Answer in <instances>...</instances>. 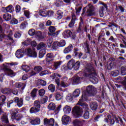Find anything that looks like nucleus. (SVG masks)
Returning a JSON list of instances; mask_svg holds the SVG:
<instances>
[{
  "instance_id": "obj_1",
  "label": "nucleus",
  "mask_w": 126,
  "mask_h": 126,
  "mask_svg": "<svg viewBox=\"0 0 126 126\" xmlns=\"http://www.w3.org/2000/svg\"><path fill=\"white\" fill-rule=\"evenodd\" d=\"M84 101H87V95L86 94H83L81 98L79 100L77 104L79 106H75L73 109L72 113L74 118L78 119L82 116L83 111H88L89 107L88 104Z\"/></svg>"
},
{
  "instance_id": "obj_2",
  "label": "nucleus",
  "mask_w": 126,
  "mask_h": 126,
  "mask_svg": "<svg viewBox=\"0 0 126 126\" xmlns=\"http://www.w3.org/2000/svg\"><path fill=\"white\" fill-rule=\"evenodd\" d=\"M85 72H88V73H83V75L86 77H89L90 76V81L91 82L94 84H97L99 82V80L96 77V76H97V73H96V71H95V68L93 67V65L91 63L87 64L85 66Z\"/></svg>"
},
{
  "instance_id": "obj_3",
  "label": "nucleus",
  "mask_w": 126,
  "mask_h": 126,
  "mask_svg": "<svg viewBox=\"0 0 126 126\" xmlns=\"http://www.w3.org/2000/svg\"><path fill=\"white\" fill-rule=\"evenodd\" d=\"M94 11H95V7H94L92 4H89L83 9L82 16V17H84L85 15L92 16V15H94Z\"/></svg>"
},
{
  "instance_id": "obj_4",
  "label": "nucleus",
  "mask_w": 126,
  "mask_h": 126,
  "mask_svg": "<svg viewBox=\"0 0 126 126\" xmlns=\"http://www.w3.org/2000/svg\"><path fill=\"white\" fill-rule=\"evenodd\" d=\"M35 48H24V55L29 58H37V52L35 50Z\"/></svg>"
},
{
  "instance_id": "obj_5",
  "label": "nucleus",
  "mask_w": 126,
  "mask_h": 126,
  "mask_svg": "<svg viewBox=\"0 0 126 126\" xmlns=\"http://www.w3.org/2000/svg\"><path fill=\"white\" fill-rule=\"evenodd\" d=\"M2 70L4 71L5 75L7 76H9L10 77H14L15 73L13 72V70L9 68V63H4L3 64V67Z\"/></svg>"
},
{
  "instance_id": "obj_6",
  "label": "nucleus",
  "mask_w": 126,
  "mask_h": 126,
  "mask_svg": "<svg viewBox=\"0 0 126 126\" xmlns=\"http://www.w3.org/2000/svg\"><path fill=\"white\" fill-rule=\"evenodd\" d=\"M63 35L65 39H67V38H69V37H70L71 39L74 40V39L76 38V34L75 33H72V32H71L69 30H67L64 31L63 33Z\"/></svg>"
},
{
  "instance_id": "obj_7",
  "label": "nucleus",
  "mask_w": 126,
  "mask_h": 126,
  "mask_svg": "<svg viewBox=\"0 0 126 126\" xmlns=\"http://www.w3.org/2000/svg\"><path fill=\"white\" fill-rule=\"evenodd\" d=\"M44 125L46 126H55V119L54 118H51L50 119L45 118L44 119Z\"/></svg>"
},
{
  "instance_id": "obj_8",
  "label": "nucleus",
  "mask_w": 126,
  "mask_h": 126,
  "mask_svg": "<svg viewBox=\"0 0 126 126\" xmlns=\"http://www.w3.org/2000/svg\"><path fill=\"white\" fill-rule=\"evenodd\" d=\"M86 91L90 96H93L95 94V89L92 85H89L86 87Z\"/></svg>"
},
{
  "instance_id": "obj_9",
  "label": "nucleus",
  "mask_w": 126,
  "mask_h": 126,
  "mask_svg": "<svg viewBox=\"0 0 126 126\" xmlns=\"http://www.w3.org/2000/svg\"><path fill=\"white\" fill-rule=\"evenodd\" d=\"M72 85H77L79 83H81V79H83L82 77L74 76L72 78Z\"/></svg>"
},
{
  "instance_id": "obj_10",
  "label": "nucleus",
  "mask_w": 126,
  "mask_h": 126,
  "mask_svg": "<svg viewBox=\"0 0 126 126\" xmlns=\"http://www.w3.org/2000/svg\"><path fill=\"white\" fill-rule=\"evenodd\" d=\"M14 103H17V105L19 108H21L23 105V98L15 97L14 98Z\"/></svg>"
},
{
  "instance_id": "obj_11",
  "label": "nucleus",
  "mask_w": 126,
  "mask_h": 126,
  "mask_svg": "<svg viewBox=\"0 0 126 126\" xmlns=\"http://www.w3.org/2000/svg\"><path fill=\"white\" fill-rule=\"evenodd\" d=\"M23 54L24 55V48H22L21 49L17 50L15 55L17 59H21V58H23Z\"/></svg>"
},
{
  "instance_id": "obj_12",
  "label": "nucleus",
  "mask_w": 126,
  "mask_h": 126,
  "mask_svg": "<svg viewBox=\"0 0 126 126\" xmlns=\"http://www.w3.org/2000/svg\"><path fill=\"white\" fill-rule=\"evenodd\" d=\"M65 46V41L61 40L60 42L56 41L53 43V48H58V47H64Z\"/></svg>"
},
{
  "instance_id": "obj_13",
  "label": "nucleus",
  "mask_w": 126,
  "mask_h": 126,
  "mask_svg": "<svg viewBox=\"0 0 126 126\" xmlns=\"http://www.w3.org/2000/svg\"><path fill=\"white\" fill-rule=\"evenodd\" d=\"M0 120L2 124H9L8 116H7V114H6V113L2 114V116L0 117Z\"/></svg>"
},
{
  "instance_id": "obj_14",
  "label": "nucleus",
  "mask_w": 126,
  "mask_h": 126,
  "mask_svg": "<svg viewBox=\"0 0 126 126\" xmlns=\"http://www.w3.org/2000/svg\"><path fill=\"white\" fill-rule=\"evenodd\" d=\"M46 61L48 63H52V62L54 61V54L50 53H47Z\"/></svg>"
},
{
  "instance_id": "obj_15",
  "label": "nucleus",
  "mask_w": 126,
  "mask_h": 126,
  "mask_svg": "<svg viewBox=\"0 0 126 126\" xmlns=\"http://www.w3.org/2000/svg\"><path fill=\"white\" fill-rule=\"evenodd\" d=\"M35 37L38 40H43L45 38V35H44V32H42L41 31H37L35 32Z\"/></svg>"
},
{
  "instance_id": "obj_16",
  "label": "nucleus",
  "mask_w": 126,
  "mask_h": 126,
  "mask_svg": "<svg viewBox=\"0 0 126 126\" xmlns=\"http://www.w3.org/2000/svg\"><path fill=\"white\" fill-rule=\"evenodd\" d=\"M70 117L69 116H63L62 117V122L64 126H66L67 125H68V123H69V121H70Z\"/></svg>"
},
{
  "instance_id": "obj_17",
  "label": "nucleus",
  "mask_w": 126,
  "mask_h": 126,
  "mask_svg": "<svg viewBox=\"0 0 126 126\" xmlns=\"http://www.w3.org/2000/svg\"><path fill=\"white\" fill-rule=\"evenodd\" d=\"M75 20H76V16H75V14L72 13V19L68 25V27L70 28H72V27L74 26V24H75Z\"/></svg>"
},
{
  "instance_id": "obj_18",
  "label": "nucleus",
  "mask_w": 126,
  "mask_h": 126,
  "mask_svg": "<svg viewBox=\"0 0 126 126\" xmlns=\"http://www.w3.org/2000/svg\"><path fill=\"white\" fill-rule=\"evenodd\" d=\"M3 11L5 13L10 12V13H11V12H13V11H14V8L12 5H9L6 7L3 8Z\"/></svg>"
},
{
  "instance_id": "obj_19",
  "label": "nucleus",
  "mask_w": 126,
  "mask_h": 126,
  "mask_svg": "<svg viewBox=\"0 0 126 126\" xmlns=\"http://www.w3.org/2000/svg\"><path fill=\"white\" fill-rule=\"evenodd\" d=\"M103 122H104L105 124H107L108 126H114V125H115V119H112L109 120L108 118H104Z\"/></svg>"
},
{
  "instance_id": "obj_20",
  "label": "nucleus",
  "mask_w": 126,
  "mask_h": 126,
  "mask_svg": "<svg viewBox=\"0 0 126 126\" xmlns=\"http://www.w3.org/2000/svg\"><path fill=\"white\" fill-rule=\"evenodd\" d=\"M6 101V96L4 95L0 96V107H2L5 104Z\"/></svg>"
},
{
  "instance_id": "obj_21",
  "label": "nucleus",
  "mask_w": 126,
  "mask_h": 126,
  "mask_svg": "<svg viewBox=\"0 0 126 126\" xmlns=\"http://www.w3.org/2000/svg\"><path fill=\"white\" fill-rule=\"evenodd\" d=\"M40 123H41V120H40V118H39L33 119L31 121V125H32L33 126H36L37 125H40Z\"/></svg>"
},
{
  "instance_id": "obj_22",
  "label": "nucleus",
  "mask_w": 126,
  "mask_h": 126,
  "mask_svg": "<svg viewBox=\"0 0 126 126\" xmlns=\"http://www.w3.org/2000/svg\"><path fill=\"white\" fill-rule=\"evenodd\" d=\"M46 50H47V48H43L39 51L38 54V58L39 59H42V58H44V56L46 55Z\"/></svg>"
},
{
  "instance_id": "obj_23",
  "label": "nucleus",
  "mask_w": 126,
  "mask_h": 126,
  "mask_svg": "<svg viewBox=\"0 0 126 126\" xmlns=\"http://www.w3.org/2000/svg\"><path fill=\"white\" fill-rule=\"evenodd\" d=\"M90 108L92 111H96L98 109V103L94 102L90 104Z\"/></svg>"
},
{
  "instance_id": "obj_24",
  "label": "nucleus",
  "mask_w": 126,
  "mask_h": 126,
  "mask_svg": "<svg viewBox=\"0 0 126 126\" xmlns=\"http://www.w3.org/2000/svg\"><path fill=\"white\" fill-rule=\"evenodd\" d=\"M40 111H41L40 109L32 106L30 109V114H37V113H39Z\"/></svg>"
},
{
  "instance_id": "obj_25",
  "label": "nucleus",
  "mask_w": 126,
  "mask_h": 126,
  "mask_svg": "<svg viewBox=\"0 0 126 126\" xmlns=\"http://www.w3.org/2000/svg\"><path fill=\"white\" fill-rule=\"evenodd\" d=\"M74 62H75L74 60L71 59L68 62L67 65L68 69L70 70L73 68V64L74 63Z\"/></svg>"
},
{
  "instance_id": "obj_26",
  "label": "nucleus",
  "mask_w": 126,
  "mask_h": 126,
  "mask_svg": "<svg viewBox=\"0 0 126 126\" xmlns=\"http://www.w3.org/2000/svg\"><path fill=\"white\" fill-rule=\"evenodd\" d=\"M63 63V61H58L54 62L53 66H54V70H56L58 69L59 67H60V65Z\"/></svg>"
},
{
  "instance_id": "obj_27",
  "label": "nucleus",
  "mask_w": 126,
  "mask_h": 126,
  "mask_svg": "<svg viewBox=\"0 0 126 126\" xmlns=\"http://www.w3.org/2000/svg\"><path fill=\"white\" fill-rule=\"evenodd\" d=\"M16 88H21L22 91L24 90L25 89V85H24L23 83L18 82L15 83Z\"/></svg>"
},
{
  "instance_id": "obj_28",
  "label": "nucleus",
  "mask_w": 126,
  "mask_h": 126,
  "mask_svg": "<svg viewBox=\"0 0 126 126\" xmlns=\"http://www.w3.org/2000/svg\"><path fill=\"white\" fill-rule=\"evenodd\" d=\"M63 111L64 114H69L71 111V107L68 105H66L63 108Z\"/></svg>"
},
{
  "instance_id": "obj_29",
  "label": "nucleus",
  "mask_w": 126,
  "mask_h": 126,
  "mask_svg": "<svg viewBox=\"0 0 126 126\" xmlns=\"http://www.w3.org/2000/svg\"><path fill=\"white\" fill-rule=\"evenodd\" d=\"M33 107L41 110V103L39 100H35L33 103Z\"/></svg>"
},
{
  "instance_id": "obj_30",
  "label": "nucleus",
  "mask_w": 126,
  "mask_h": 126,
  "mask_svg": "<svg viewBox=\"0 0 126 126\" xmlns=\"http://www.w3.org/2000/svg\"><path fill=\"white\" fill-rule=\"evenodd\" d=\"M116 66V63L112 61L108 65H107V69H108V70H111L112 68H115Z\"/></svg>"
},
{
  "instance_id": "obj_31",
  "label": "nucleus",
  "mask_w": 126,
  "mask_h": 126,
  "mask_svg": "<svg viewBox=\"0 0 126 126\" xmlns=\"http://www.w3.org/2000/svg\"><path fill=\"white\" fill-rule=\"evenodd\" d=\"M0 91L1 93L6 95H9L10 94V91H9V88H8L1 89Z\"/></svg>"
},
{
  "instance_id": "obj_32",
  "label": "nucleus",
  "mask_w": 126,
  "mask_h": 126,
  "mask_svg": "<svg viewBox=\"0 0 126 126\" xmlns=\"http://www.w3.org/2000/svg\"><path fill=\"white\" fill-rule=\"evenodd\" d=\"M38 13L40 16H42L43 17H46V16H48V11L45 10H39Z\"/></svg>"
},
{
  "instance_id": "obj_33",
  "label": "nucleus",
  "mask_w": 126,
  "mask_h": 126,
  "mask_svg": "<svg viewBox=\"0 0 126 126\" xmlns=\"http://www.w3.org/2000/svg\"><path fill=\"white\" fill-rule=\"evenodd\" d=\"M80 66V62L77 61L76 63L74 62L73 69H74V70H78V69L79 68Z\"/></svg>"
},
{
  "instance_id": "obj_34",
  "label": "nucleus",
  "mask_w": 126,
  "mask_h": 126,
  "mask_svg": "<svg viewBox=\"0 0 126 126\" xmlns=\"http://www.w3.org/2000/svg\"><path fill=\"white\" fill-rule=\"evenodd\" d=\"M48 90L51 92V93H54L56 90V86L55 85L51 84L48 86Z\"/></svg>"
},
{
  "instance_id": "obj_35",
  "label": "nucleus",
  "mask_w": 126,
  "mask_h": 126,
  "mask_svg": "<svg viewBox=\"0 0 126 126\" xmlns=\"http://www.w3.org/2000/svg\"><path fill=\"white\" fill-rule=\"evenodd\" d=\"M3 18L6 21H9L11 19V15L8 13L4 14L3 15Z\"/></svg>"
},
{
  "instance_id": "obj_36",
  "label": "nucleus",
  "mask_w": 126,
  "mask_h": 126,
  "mask_svg": "<svg viewBox=\"0 0 126 126\" xmlns=\"http://www.w3.org/2000/svg\"><path fill=\"white\" fill-rule=\"evenodd\" d=\"M80 94V90L77 89H76L72 94V95L74 96V98H77L79 96Z\"/></svg>"
},
{
  "instance_id": "obj_37",
  "label": "nucleus",
  "mask_w": 126,
  "mask_h": 126,
  "mask_svg": "<svg viewBox=\"0 0 126 126\" xmlns=\"http://www.w3.org/2000/svg\"><path fill=\"white\" fill-rule=\"evenodd\" d=\"M54 94L57 101H60V100H62L63 96H62L60 92H57L56 93Z\"/></svg>"
},
{
  "instance_id": "obj_38",
  "label": "nucleus",
  "mask_w": 126,
  "mask_h": 126,
  "mask_svg": "<svg viewBox=\"0 0 126 126\" xmlns=\"http://www.w3.org/2000/svg\"><path fill=\"white\" fill-rule=\"evenodd\" d=\"M22 70H24V71H25L26 72H28V71H30V70L31 69L30 68V66L28 65H23L22 66Z\"/></svg>"
},
{
  "instance_id": "obj_39",
  "label": "nucleus",
  "mask_w": 126,
  "mask_h": 126,
  "mask_svg": "<svg viewBox=\"0 0 126 126\" xmlns=\"http://www.w3.org/2000/svg\"><path fill=\"white\" fill-rule=\"evenodd\" d=\"M73 97H74L73 94H69L66 96V100L67 102H71L72 100H73Z\"/></svg>"
},
{
  "instance_id": "obj_40",
  "label": "nucleus",
  "mask_w": 126,
  "mask_h": 126,
  "mask_svg": "<svg viewBox=\"0 0 126 126\" xmlns=\"http://www.w3.org/2000/svg\"><path fill=\"white\" fill-rule=\"evenodd\" d=\"M90 115L89 111H88V110H85L83 115V117L85 120H88L90 118Z\"/></svg>"
},
{
  "instance_id": "obj_41",
  "label": "nucleus",
  "mask_w": 126,
  "mask_h": 126,
  "mask_svg": "<svg viewBox=\"0 0 126 126\" xmlns=\"http://www.w3.org/2000/svg\"><path fill=\"white\" fill-rule=\"evenodd\" d=\"M30 42H31V39L30 38H28L26 41L24 42H22V47H26L30 44Z\"/></svg>"
},
{
  "instance_id": "obj_42",
  "label": "nucleus",
  "mask_w": 126,
  "mask_h": 126,
  "mask_svg": "<svg viewBox=\"0 0 126 126\" xmlns=\"http://www.w3.org/2000/svg\"><path fill=\"white\" fill-rule=\"evenodd\" d=\"M33 69L36 73H39V72L43 70V68L41 66H35Z\"/></svg>"
},
{
  "instance_id": "obj_43",
  "label": "nucleus",
  "mask_w": 126,
  "mask_h": 126,
  "mask_svg": "<svg viewBox=\"0 0 126 126\" xmlns=\"http://www.w3.org/2000/svg\"><path fill=\"white\" fill-rule=\"evenodd\" d=\"M48 109L51 110L52 111H54L56 110V104L53 102H51L48 105Z\"/></svg>"
},
{
  "instance_id": "obj_44",
  "label": "nucleus",
  "mask_w": 126,
  "mask_h": 126,
  "mask_svg": "<svg viewBox=\"0 0 126 126\" xmlns=\"http://www.w3.org/2000/svg\"><path fill=\"white\" fill-rule=\"evenodd\" d=\"M73 125L74 126H81V121L77 119H75L73 121Z\"/></svg>"
},
{
  "instance_id": "obj_45",
  "label": "nucleus",
  "mask_w": 126,
  "mask_h": 126,
  "mask_svg": "<svg viewBox=\"0 0 126 126\" xmlns=\"http://www.w3.org/2000/svg\"><path fill=\"white\" fill-rule=\"evenodd\" d=\"M63 12L61 10H58L57 12V19L59 20V19H62L63 18Z\"/></svg>"
},
{
  "instance_id": "obj_46",
  "label": "nucleus",
  "mask_w": 126,
  "mask_h": 126,
  "mask_svg": "<svg viewBox=\"0 0 126 126\" xmlns=\"http://www.w3.org/2000/svg\"><path fill=\"white\" fill-rule=\"evenodd\" d=\"M48 101V96L44 95L40 99L41 104H45Z\"/></svg>"
},
{
  "instance_id": "obj_47",
  "label": "nucleus",
  "mask_w": 126,
  "mask_h": 126,
  "mask_svg": "<svg viewBox=\"0 0 126 126\" xmlns=\"http://www.w3.org/2000/svg\"><path fill=\"white\" fill-rule=\"evenodd\" d=\"M122 75H126V66H122L121 68Z\"/></svg>"
},
{
  "instance_id": "obj_48",
  "label": "nucleus",
  "mask_w": 126,
  "mask_h": 126,
  "mask_svg": "<svg viewBox=\"0 0 126 126\" xmlns=\"http://www.w3.org/2000/svg\"><path fill=\"white\" fill-rule=\"evenodd\" d=\"M37 91H38L37 89H33L32 92L31 93V96L32 98H35L36 97V93H37Z\"/></svg>"
},
{
  "instance_id": "obj_49",
  "label": "nucleus",
  "mask_w": 126,
  "mask_h": 126,
  "mask_svg": "<svg viewBox=\"0 0 126 126\" xmlns=\"http://www.w3.org/2000/svg\"><path fill=\"white\" fill-rule=\"evenodd\" d=\"M22 118H23V115L22 114H18L14 119L15 121L18 122V121L21 120Z\"/></svg>"
},
{
  "instance_id": "obj_50",
  "label": "nucleus",
  "mask_w": 126,
  "mask_h": 126,
  "mask_svg": "<svg viewBox=\"0 0 126 126\" xmlns=\"http://www.w3.org/2000/svg\"><path fill=\"white\" fill-rule=\"evenodd\" d=\"M46 93V91L44 89H41L38 91V94L40 97L44 96V95H45V94Z\"/></svg>"
},
{
  "instance_id": "obj_51",
  "label": "nucleus",
  "mask_w": 126,
  "mask_h": 126,
  "mask_svg": "<svg viewBox=\"0 0 126 126\" xmlns=\"http://www.w3.org/2000/svg\"><path fill=\"white\" fill-rule=\"evenodd\" d=\"M38 83L39 85H41V86H43V87H45L46 86V85H47V82L42 79L38 80Z\"/></svg>"
},
{
  "instance_id": "obj_52",
  "label": "nucleus",
  "mask_w": 126,
  "mask_h": 126,
  "mask_svg": "<svg viewBox=\"0 0 126 126\" xmlns=\"http://www.w3.org/2000/svg\"><path fill=\"white\" fill-rule=\"evenodd\" d=\"M111 74L113 76H118V75L120 74V71H119V70H115L114 71H112L111 72Z\"/></svg>"
},
{
  "instance_id": "obj_53",
  "label": "nucleus",
  "mask_w": 126,
  "mask_h": 126,
  "mask_svg": "<svg viewBox=\"0 0 126 126\" xmlns=\"http://www.w3.org/2000/svg\"><path fill=\"white\" fill-rule=\"evenodd\" d=\"M28 33L30 36H34V35H35V34H36V32L35 31L34 29H32L29 31Z\"/></svg>"
},
{
  "instance_id": "obj_54",
  "label": "nucleus",
  "mask_w": 126,
  "mask_h": 126,
  "mask_svg": "<svg viewBox=\"0 0 126 126\" xmlns=\"http://www.w3.org/2000/svg\"><path fill=\"white\" fill-rule=\"evenodd\" d=\"M24 14L27 18H30V11L29 10H24Z\"/></svg>"
},
{
  "instance_id": "obj_55",
  "label": "nucleus",
  "mask_w": 126,
  "mask_h": 126,
  "mask_svg": "<svg viewBox=\"0 0 126 126\" xmlns=\"http://www.w3.org/2000/svg\"><path fill=\"white\" fill-rule=\"evenodd\" d=\"M18 114V110L17 109H15L11 113L12 116L15 118Z\"/></svg>"
},
{
  "instance_id": "obj_56",
  "label": "nucleus",
  "mask_w": 126,
  "mask_h": 126,
  "mask_svg": "<svg viewBox=\"0 0 126 126\" xmlns=\"http://www.w3.org/2000/svg\"><path fill=\"white\" fill-rule=\"evenodd\" d=\"M12 31H10L9 32V34L7 35V38L9 40L11 41V42H13V39H12V37H11L13 35Z\"/></svg>"
},
{
  "instance_id": "obj_57",
  "label": "nucleus",
  "mask_w": 126,
  "mask_h": 126,
  "mask_svg": "<svg viewBox=\"0 0 126 126\" xmlns=\"http://www.w3.org/2000/svg\"><path fill=\"white\" fill-rule=\"evenodd\" d=\"M47 44L44 42H40L38 45L37 48H46Z\"/></svg>"
},
{
  "instance_id": "obj_58",
  "label": "nucleus",
  "mask_w": 126,
  "mask_h": 126,
  "mask_svg": "<svg viewBox=\"0 0 126 126\" xmlns=\"http://www.w3.org/2000/svg\"><path fill=\"white\" fill-rule=\"evenodd\" d=\"M82 9V7H81V6L75 7L76 14H77V15H78V14H79V13L81 11Z\"/></svg>"
},
{
  "instance_id": "obj_59",
  "label": "nucleus",
  "mask_w": 126,
  "mask_h": 126,
  "mask_svg": "<svg viewBox=\"0 0 126 126\" xmlns=\"http://www.w3.org/2000/svg\"><path fill=\"white\" fill-rule=\"evenodd\" d=\"M104 7H101L99 9V15L100 17H103L104 16Z\"/></svg>"
},
{
  "instance_id": "obj_60",
  "label": "nucleus",
  "mask_w": 126,
  "mask_h": 126,
  "mask_svg": "<svg viewBox=\"0 0 126 126\" xmlns=\"http://www.w3.org/2000/svg\"><path fill=\"white\" fill-rule=\"evenodd\" d=\"M72 48H65L63 50L64 54H68L69 52H71Z\"/></svg>"
},
{
  "instance_id": "obj_61",
  "label": "nucleus",
  "mask_w": 126,
  "mask_h": 126,
  "mask_svg": "<svg viewBox=\"0 0 126 126\" xmlns=\"http://www.w3.org/2000/svg\"><path fill=\"white\" fill-rule=\"evenodd\" d=\"M101 117H103V115L100 114L96 115V116L94 118V122L95 123H96L97 122H99V119H100Z\"/></svg>"
},
{
  "instance_id": "obj_62",
  "label": "nucleus",
  "mask_w": 126,
  "mask_h": 126,
  "mask_svg": "<svg viewBox=\"0 0 126 126\" xmlns=\"http://www.w3.org/2000/svg\"><path fill=\"white\" fill-rule=\"evenodd\" d=\"M49 30L50 33H54V32H56V28L54 26H50L49 28Z\"/></svg>"
},
{
  "instance_id": "obj_63",
  "label": "nucleus",
  "mask_w": 126,
  "mask_h": 126,
  "mask_svg": "<svg viewBox=\"0 0 126 126\" xmlns=\"http://www.w3.org/2000/svg\"><path fill=\"white\" fill-rule=\"evenodd\" d=\"M119 9H120L121 12L125 11V8H124L122 5L119 6H116V10H119Z\"/></svg>"
},
{
  "instance_id": "obj_64",
  "label": "nucleus",
  "mask_w": 126,
  "mask_h": 126,
  "mask_svg": "<svg viewBox=\"0 0 126 126\" xmlns=\"http://www.w3.org/2000/svg\"><path fill=\"white\" fill-rule=\"evenodd\" d=\"M121 83L124 87H126V76H125L124 78L123 81L121 82Z\"/></svg>"
}]
</instances>
